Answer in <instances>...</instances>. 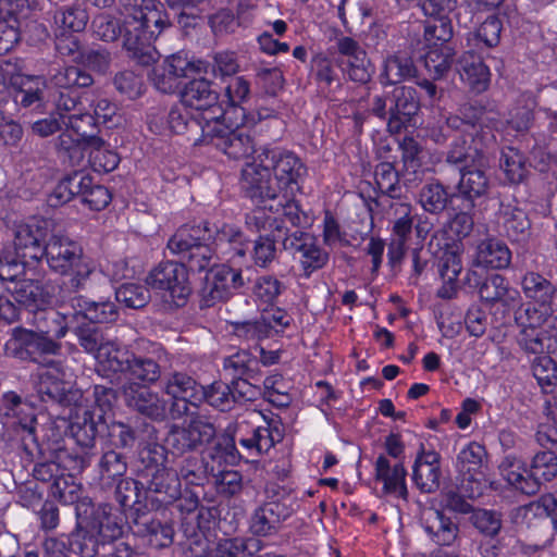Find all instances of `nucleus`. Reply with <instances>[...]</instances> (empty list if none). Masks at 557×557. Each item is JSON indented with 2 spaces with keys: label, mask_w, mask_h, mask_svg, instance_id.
I'll return each mask as SVG.
<instances>
[{
  "label": "nucleus",
  "mask_w": 557,
  "mask_h": 557,
  "mask_svg": "<svg viewBox=\"0 0 557 557\" xmlns=\"http://www.w3.org/2000/svg\"><path fill=\"white\" fill-rule=\"evenodd\" d=\"M283 440V432L278 425L268 423L258 426L248 437H240L239 444L248 450L250 455H261L268 453L276 443Z\"/></svg>",
  "instance_id": "obj_36"
},
{
  "label": "nucleus",
  "mask_w": 557,
  "mask_h": 557,
  "mask_svg": "<svg viewBox=\"0 0 557 557\" xmlns=\"http://www.w3.org/2000/svg\"><path fill=\"white\" fill-rule=\"evenodd\" d=\"M34 286L32 284L21 283L18 288L16 285L13 290V298L20 307H16L9 297L0 295V313L22 310L34 312V309H29L27 307L32 301H34Z\"/></svg>",
  "instance_id": "obj_55"
},
{
  "label": "nucleus",
  "mask_w": 557,
  "mask_h": 557,
  "mask_svg": "<svg viewBox=\"0 0 557 557\" xmlns=\"http://www.w3.org/2000/svg\"><path fill=\"white\" fill-rule=\"evenodd\" d=\"M202 69V61L195 62L184 55L173 54L162 65L153 69L151 81L161 92L172 94L180 87L181 78L200 73Z\"/></svg>",
  "instance_id": "obj_16"
},
{
  "label": "nucleus",
  "mask_w": 557,
  "mask_h": 557,
  "mask_svg": "<svg viewBox=\"0 0 557 557\" xmlns=\"http://www.w3.org/2000/svg\"><path fill=\"white\" fill-rule=\"evenodd\" d=\"M148 488L154 493L165 494L171 499L181 495V479L174 469L162 466L152 473Z\"/></svg>",
  "instance_id": "obj_47"
},
{
  "label": "nucleus",
  "mask_w": 557,
  "mask_h": 557,
  "mask_svg": "<svg viewBox=\"0 0 557 557\" xmlns=\"http://www.w3.org/2000/svg\"><path fill=\"white\" fill-rule=\"evenodd\" d=\"M11 85L16 89L15 102L28 108L41 101L46 82L41 76L17 74L11 77Z\"/></svg>",
  "instance_id": "obj_38"
},
{
  "label": "nucleus",
  "mask_w": 557,
  "mask_h": 557,
  "mask_svg": "<svg viewBox=\"0 0 557 557\" xmlns=\"http://www.w3.org/2000/svg\"><path fill=\"white\" fill-rule=\"evenodd\" d=\"M209 227L212 230V237L208 242L212 249V257L219 255L233 264H237V260L245 258L248 244L238 227L226 223L209 224Z\"/></svg>",
  "instance_id": "obj_18"
},
{
  "label": "nucleus",
  "mask_w": 557,
  "mask_h": 557,
  "mask_svg": "<svg viewBox=\"0 0 557 557\" xmlns=\"http://www.w3.org/2000/svg\"><path fill=\"white\" fill-rule=\"evenodd\" d=\"M306 174L302 161L292 151L281 148H262L253 160L242 170V187L247 197L270 211H282L293 226L301 223L299 206L294 200L299 182Z\"/></svg>",
  "instance_id": "obj_1"
},
{
  "label": "nucleus",
  "mask_w": 557,
  "mask_h": 557,
  "mask_svg": "<svg viewBox=\"0 0 557 557\" xmlns=\"http://www.w3.org/2000/svg\"><path fill=\"white\" fill-rule=\"evenodd\" d=\"M181 104L187 109L201 111L199 119L208 124L210 121L223 119L225 111L219 103V92L213 84L206 78L188 82L181 91Z\"/></svg>",
  "instance_id": "obj_11"
},
{
  "label": "nucleus",
  "mask_w": 557,
  "mask_h": 557,
  "mask_svg": "<svg viewBox=\"0 0 557 557\" xmlns=\"http://www.w3.org/2000/svg\"><path fill=\"white\" fill-rule=\"evenodd\" d=\"M146 284L161 292L170 309L183 308L191 294L188 270L182 262L165 261L154 267L146 277Z\"/></svg>",
  "instance_id": "obj_7"
},
{
  "label": "nucleus",
  "mask_w": 557,
  "mask_h": 557,
  "mask_svg": "<svg viewBox=\"0 0 557 557\" xmlns=\"http://www.w3.org/2000/svg\"><path fill=\"white\" fill-rule=\"evenodd\" d=\"M487 460V454L481 444L471 442L465 445L457 455L456 468L465 480L476 481V475L482 473Z\"/></svg>",
  "instance_id": "obj_33"
},
{
  "label": "nucleus",
  "mask_w": 557,
  "mask_h": 557,
  "mask_svg": "<svg viewBox=\"0 0 557 557\" xmlns=\"http://www.w3.org/2000/svg\"><path fill=\"white\" fill-rule=\"evenodd\" d=\"M65 317L57 315L49 321L46 315L40 317L38 331H26L25 341L27 351L34 356L55 355L60 345L52 341V336L61 338L66 334Z\"/></svg>",
  "instance_id": "obj_19"
},
{
  "label": "nucleus",
  "mask_w": 557,
  "mask_h": 557,
  "mask_svg": "<svg viewBox=\"0 0 557 557\" xmlns=\"http://www.w3.org/2000/svg\"><path fill=\"white\" fill-rule=\"evenodd\" d=\"M497 224L500 231L512 240L525 238L530 230V221L525 212L512 203H500Z\"/></svg>",
  "instance_id": "obj_32"
},
{
  "label": "nucleus",
  "mask_w": 557,
  "mask_h": 557,
  "mask_svg": "<svg viewBox=\"0 0 557 557\" xmlns=\"http://www.w3.org/2000/svg\"><path fill=\"white\" fill-rule=\"evenodd\" d=\"M532 474L536 479L537 487L541 481L553 480L557 475V449L537 453L532 461Z\"/></svg>",
  "instance_id": "obj_52"
},
{
  "label": "nucleus",
  "mask_w": 557,
  "mask_h": 557,
  "mask_svg": "<svg viewBox=\"0 0 557 557\" xmlns=\"http://www.w3.org/2000/svg\"><path fill=\"white\" fill-rule=\"evenodd\" d=\"M407 471L403 462L392 461L388 457L380 455L375 461V479L382 483V492L393 498L407 499L406 485Z\"/></svg>",
  "instance_id": "obj_24"
},
{
  "label": "nucleus",
  "mask_w": 557,
  "mask_h": 557,
  "mask_svg": "<svg viewBox=\"0 0 557 557\" xmlns=\"http://www.w3.org/2000/svg\"><path fill=\"white\" fill-rule=\"evenodd\" d=\"M89 175L75 173L62 180L49 196V205L58 207L64 205L73 199L74 196H79L82 188L88 187Z\"/></svg>",
  "instance_id": "obj_45"
},
{
  "label": "nucleus",
  "mask_w": 557,
  "mask_h": 557,
  "mask_svg": "<svg viewBox=\"0 0 557 557\" xmlns=\"http://www.w3.org/2000/svg\"><path fill=\"white\" fill-rule=\"evenodd\" d=\"M44 257L52 271L64 275L78 267L83 257V249L78 243L70 237L51 232L44 245Z\"/></svg>",
  "instance_id": "obj_14"
},
{
  "label": "nucleus",
  "mask_w": 557,
  "mask_h": 557,
  "mask_svg": "<svg viewBox=\"0 0 557 557\" xmlns=\"http://www.w3.org/2000/svg\"><path fill=\"white\" fill-rule=\"evenodd\" d=\"M52 230V222L45 219H32L20 223L13 230L14 251L24 261H39L44 245Z\"/></svg>",
  "instance_id": "obj_13"
},
{
  "label": "nucleus",
  "mask_w": 557,
  "mask_h": 557,
  "mask_svg": "<svg viewBox=\"0 0 557 557\" xmlns=\"http://www.w3.org/2000/svg\"><path fill=\"white\" fill-rule=\"evenodd\" d=\"M39 363L36 389L41 398L66 403L72 388V373L60 361L48 359L47 356H34Z\"/></svg>",
  "instance_id": "obj_10"
},
{
  "label": "nucleus",
  "mask_w": 557,
  "mask_h": 557,
  "mask_svg": "<svg viewBox=\"0 0 557 557\" xmlns=\"http://www.w3.org/2000/svg\"><path fill=\"white\" fill-rule=\"evenodd\" d=\"M205 122L199 117H191L187 108L184 106L174 107L166 115L165 122L163 117L153 116L149 120V127L152 132L158 134H184L186 132L197 133L198 129L202 133Z\"/></svg>",
  "instance_id": "obj_27"
},
{
  "label": "nucleus",
  "mask_w": 557,
  "mask_h": 557,
  "mask_svg": "<svg viewBox=\"0 0 557 557\" xmlns=\"http://www.w3.org/2000/svg\"><path fill=\"white\" fill-rule=\"evenodd\" d=\"M487 166L472 165L461 169L458 191L467 200H473L486 195L490 188Z\"/></svg>",
  "instance_id": "obj_35"
},
{
  "label": "nucleus",
  "mask_w": 557,
  "mask_h": 557,
  "mask_svg": "<svg viewBox=\"0 0 557 557\" xmlns=\"http://www.w3.org/2000/svg\"><path fill=\"white\" fill-rule=\"evenodd\" d=\"M122 533V529L116 519L107 512L106 508H98L90 522V530H83L73 534L71 540V548L74 553L81 554L83 557H92L96 554V545L100 536L101 541H112L117 539Z\"/></svg>",
  "instance_id": "obj_12"
},
{
  "label": "nucleus",
  "mask_w": 557,
  "mask_h": 557,
  "mask_svg": "<svg viewBox=\"0 0 557 557\" xmlns=\"http://www.w3.org/2000/svg\"><path fill=\"white\" fill-rule=\"evenodd\" d=\"M54 102L57 112L65 126L81 127L82 129L83 124L90 125L92 121L90 107L94 102L91 94L85 92L78 96L73 90H60Z\"/></svg>",
  "instance_id": "obj_22"
},
{
  "label": "nucleus",
  "mask_w": 557,
  "mask_h": 557,
  "mask_svg": "<svg viewBox=\"0 0 557 557\" xmlns=\"http://www.w3.org/2000/svg\"><path fill=\"white\" fill-rule=\"evenodd\" d=\"M199 141L212 145L231 159L239 160L255 151L252 137L244 128H231L222 119L210 121L202 126Z\"/></svg>",
  "instance_id": "obj_8"
},
{
  "label": "nucleus",
  "mask_w": 557,
  "mask_h": 557,
  "mask_svg": "<svg viewBox=\"0 0 557 557\" xmlns=\"http://www.w3.org/2000/svg\"><path fill=\"white\" fill-rule=\"evenodd\" d=\"M413 481L424 493L435 492L440 487V456L433 450L418 454L413 466Z\"/></svg>",
  "instance_id": "obj_28"
},
{
  "label": "nucleus",
  "mask_w": 557,
  "mask_h": 557,
  "mask_svg": "<svg viewBox=\"0 0 557 557\" xmlns=\"http://www.w3.org/2000/svg\"><path fill=\"white\" fill-rule=\"evenodd\" d=\"M541 315H517L516 322L522 327L519 336L520 346L530 354H542L544 351L543 332L534 326L533 321L540 320Z\"/></svg>",
  "instance_id": "obj_46"
},
{
  "label": "nucleus",
  "mask_w": 557,
  "mask_h": 557,
  "mask_svg": "<svg viewBox=\"0 0 557 557\" xmlns=\"http://www.w3.org/2000/svg\"><path fill=\"white\" fill-rule=\"evenodd\" d=\"M113 83L117 91L129 99H136L144 92V79L133 71H123L117 73Z\"/></svg>",
  "instance_id": "obj_60"
},
{
  "label": "nucleus",
  "mask_w": 557,
  "mask_h": 557,
  "mask_svg": "<svg viewBox=\"0 0 557 557\" xmlns=\"http://www.w3.org/2000/svg\"><path fill=\"white\" fill-rule=\"evenodd\" d=\"M245 285L240 270L226 264L212 268L201 293V309L225 301L233 289Z\"/></svg>",
  "instance_id": "obj_15"
},
{
  "label": "nucleus",
  "mask_w": 557,
  "mask_h": 557,
  "mask_svg": "<svg viewBox=\"0 0 557 557\" xmlns=\"http://www.w3.org/2000/svg\"><path fill=\"white\" fill-rule=\"evenodd\" d=\"M264 397L277 407H285L289 405L292 398L288 394L289 385L282 375L272 374L265 377L264 383Z\"/></svg>",
  "instance_id": "obj_57"
},
{
  "label": "nucleus",
  "mask_w": 557,
  "mask_h": 557,
  "mask_svg": "<svg viewBox=\"0 0 557 557\" xmlns=\"http://www.w3.org/2000/svg\"><path fill=\"white\" fill-rule=\"evenodd\" d=\"M413 73L412 60L406 54L395 53L385 59L380 79L384 84L394 85L411 77Z\"/></svg>",
  "instance_id": "obj_43"
},
{
  "label": "nucleus",
  "mask_w": 557,
  "mask_h": 557,
  "mask_svg": "<svg viewBox=\"0 0 557 557\" xmlns=\"http://www.w3.org/2000/svg\"><path fill=\"white\" fill-rule=\"evenodd\" d=\"M465 283L476 288L481 301L487 305L499 304L504 312L516 311L520 304L519 293L509 289L505 278L499 274L483 276V272L478 269H470L465 277Z\"/></svg>",
  "instance_id": "obj_9"
},
{
  "label": "nucleus",
  "mask_w": 557,
  "mask_h": 557,
  "mask_svg": "<svg viewBox=\"0 0 557 557\" xmlns=\"http://www.w3.org/2000/svg\"><path fill=\"white\" fill-rule=\"evenodd\" d=\"M212 230L208 222L197 225L181 226L169 239L168 248L171 253L186 261L191 271H205L211 265L212 249L208 242Z\"/></svg>",
  "instance_id": "obj_3"
},
{
  "label": "nucleus",
  "mask_w": 557,
  "mask_h": 557,
  "mask_svg": "<svg viewBox=\"0 0 557 557\" xmlns=\"http://www.w3.org/2000/svg\"><path fill=\"white\" fill-rule=\"evenodd\" d=\"M98 371L106 376L124 373L132 380L153 383L160 377L159 364L150 358H141L121 349L114 344L100 347L97 355Z\"/></svg>",
  "instance_id": "obj_5"
},
{
  "label": "nucleus",
  "mask_w": 557,
  "mask_h": 557,
  "mask_svg": "<svg viewBox=\"0 0 557 557\" xmlns=\"http://www.w3.org/2000/svg\"><path fill=\"white\" fill-rule=\"evenodd\" d=\"M374 175L381 191L388 194L391 197L399 196V174L392 163L382 162L377 164Z\"/></svg>",
  "instance_id": "obj_59"
},
{
  "label": "nucleus",
  "mask_w": 557,
  "mask_h": 557,
  "mask_svg": "<svg viewBox=\"0 0 557 557\" xmlns=\"http://www.w3.org/2000/svg\"><path fill=\"white\" fill-rule=\"evenodd\" d=\"M447 124L453 128H460L461 134L456 137L447 153V162L462 164L463 168L472 165L488 166L487 149L496 141L495 134L482 123H473L450 116Z\"/></svg>",
  "instance_id": "obj_2"
},
{
  "label": "nucleus",
  "mask_w": 557,
  "mask_h": 557,
  "mask_svg": "<svg viewBox=\"0 0 557 557\" xmlns=\"http://www.w3.org/2000/svg\"><path fill=\"white\" fill-rule=\"evenodd\" d=\"M53 84L63 91L72 87H88L92 84V77L77 66L64 67L52 77Z\"/></svg>",
  "instance_id": "obj_53"
},
{
  "label": "nucleus",
  "mask_w": 557,
  "mask_h": 557,
  "mask_svg": "<svg viewBox=\"0 0 557 557\" xmlns=\"http://www.w3.org/2000/svg\"><path fill=\"white\" fill-rule=\"evenodd\" d=\"M499 165L511 183H519L525 176V159L516 148L507 147L502 151Z\"/></svg>",
  "instance_id": "obj_51"
},
{
  "label": "nucleus",
  "mask_w": 557,
  "mask_h": 557,
  "mask_svg": "<svg viewBox=\"0 0 557 557\" xmlns=\"http://www.w3.org/2000/svg\"><path fill=\"white\" fill-rule=\"evenodd\" d=\"M94 101L90 109L91 114L90 132L92 133L96 125L102 124L108 127L117 126L121 123V116L117 114V107L107 98L95 97L91 95Z\"/></svg>",
  "instance_id": "obj_49"
},
{
  "label": "nucleus",
  "mask_w": 557,
  "mask_h": 557,
  "mask_svg": "<svg viewBox=\"0 0 557 557\" xmlns=\"http://www.w3.org/2000/svg\"><path fill=\"white\" fill-rule=\"evenodd\" d=\"M53 20L55 25L64 32H82L87 25L88 15L84 9L66 8L57 11Z\"/></svg>",
  "instance_id": "obj_58"
},
{
  "label": "nucleus",
  "mask_w": 557,
  "mask_h": 557,
  "mask_svg": "<svg viewBox=\"0 0 557 557\" xmlns=\"http://www.w3.org/2000/svg\"><path fill=\"white\" fill-rule=\"evenodd\" d=\"M164 391L174 399L184 401V410H187V403L197 405L200 401V391L196 381L185 373H173L165 381Z\"/></svg>",
  "instance_id": "obj_39"
},
{
  "label": "nucleus",
  "mask_w": 557,
  "mask_h": 557,
  "mask_svg": "<svg viewBox=\"0 0 557 557\" xmlns=\"http://www.w3.org/2000/svg\"><path fill=\"white\" fill-rule=\"evenodd\" d=\"M511 251L505 243L496 238L482 240L478 247L473 260V268L505 269L510 264Z\"/></svg>",
  "instance_id": "obj_29"
},
{
  "label": "nucleus",
  "mask_w": 557,
  "mask_h": 557,
  "mask_svg": "<svg viewBox=\"0 0 557 557\" xmlns=\"http://www.w3.org/2000/svg\"><path fill=\"white\" fill-rule=\"evenodd\" d=\"M459 73L461 79L475 92L486 90L490 84V70L480 55L472 51L465 52L459 59Z\"/></svg>",
  "instance_id": "obj_31"
},
{
  "label": "nucleus",
  "mask_w": 557,
  "mask_h": 557,
  "mask_svg": "<svg viewBox=\"0 0 557 557\" xmlns=\"http://www.w3.org/2000/svg\"><path fill=\"white\" fill-rule=\"evenodd\" d=\"M283 246L298 259L307 276L323 268L329 260L327 252L317 245L315 238L309 233L296 230L284 236Z\"/></svg>",
  "instance_id": "obj_17"
},
{
  "label": "nucleus",
  "mask_w": 557,
  "mask_h": 557,
  "mask_svg": "<svg viewBox=\"0 0 557 557\" xmlns=\"http://www.w3.org/2000/svg\"><path fill=\"white\" fill-rule=\"evenodd\" d=\"M95 35L102 41L113 42L122 39L123 48L129 57L143 65H149L156 62L157 51L151 44L153 40H144L137 38V32L134 30L127 35L126 17L119 18L111 14H100L92 21Z\"/></svg>",
  "instance_id": "obj_6"
},
{
  "label": "nucleus",
  "mask_w": 557,
  "mask_h": 557,
  "mask_svg": "<svg viewBox=\"0 0 557 557\" xmlns=\"http://www.w3.org/2000/svg\"><path fill=\"white\" fill-rule=\"evenodd\" d=\"M123 397L129 408L148 418L159 420L165 416V401L145 385L137 383L125 385L123 387Z\"/></svg>",
  "instance_id": "obj_25"
},
{
  "label": "nucleus",
  "mask_w": 557,
  "mask_h": 557,
  "mask_svg": "<svg viewBox=\"0 0 557 557\" xmlns=\"http://www.w3.org/2000/svg\"><path fill=\"white\" fill-rule=\"evenodd\" d=\"M454 57L455 50L449 44L434 42L424 55V66L433 79H440L450 70Z\"/></svg>",
  "instance_id": "obj_40"
},
{
  "label": "nucleus",
  "mask_w": 557,
  "mask_h": 557,
  "mask_svg": "<svg viewBox=\"0 0 557 557\" xmlns=\"http://www.w3.org/2000/svg\"><path fill=\"white\" fill-rule=\"evenodd\" d=\"M522 289L527 298L534 301L543 310L549 307L556 292L548 280L535 272H529L524 275Z\"/></svg>",
  "instance_id": "obj_41"
},
{
  "label": "nucleus",
  "mask_w": 557,
  "mask_h": 557,
  "mask_svg": "<svg viewBox=\"0 0 557 557\" xmlns=\"http://www.w3.org/2000/svg\"><path fill=\"white\" fill-rule=\"evenodd\" d=\"M336 45L342 57L339 65L348 77L357 83H368L371 79L373 69L366 50L350 37H341Z\"/></svg>",
  "instance_id": "obj_21"
},
{
  "label": "nucleus",
  "mask_w": 557,
  "mask_h": 557,
  "mask_svg": "<svg viewBox=\"0 0 557 557\" xmlns=\"http://www.w3.org/2000/svg\"><path fill=\"white\" fill-rule=\"evenodd\" d=\"M29 261L28 259L24 261L16 252L4 251L0 256V280H17L24 273V269Z\"/></svg>",
  "instance_id": "obj_63"
},
{
  "label": "nucleus",
  "mask_w": 557,
  "mask_h": 557,
  "mask_svg": "<svg viewBox=\"0 0 557 557\" xmlns=\"http://www.w3.org/2000/svg\"><path fill=\"white\" fill-rule=\"evenodd\" d=\"M419 110L417 91L410 86L395 87L389 99V119L387 128L398 134L411 121Z\"/></svg>",
  "instance_id": "obj_23"
},
{
  "label": "nucleus",
  "mask_w": 557,
  "mask_h": 557,
  "mask_svg": "<svg viewBox=\"0 0 557 557\" xmlns=\"http://www.w3.org/2000/svg\"><path fill=\"white\" fill-rule=\"evenodd\" d=\"M94 137L90 125L83 124V128L66 126L58 138V147L69 153L71 159L81 158L87 151L89 138Z\"/></svg>",
  "instance_id": "obj_42"
},
{
  "label": "nucleus",
  "mask_w": 557,
  "mask_h": 557,
  "mask_svg": "<svg viewBox=\"0 0 557 557\" xmlns=\"http://www.w3.org/2000/svg\"><path fill=\"white\" fill-rule=\"evenodd\" d=\"M290 515L289 508L278 502H270L256 510L251 518V530L258 535H267Z\"/></svg>",
  "instance_id": "obj_34"
},
{
  "label": "nucleus",
  "mask_w": 557,
  "mask_h": 557,
  "mask_svg": "<svg viewBox=\"0 0 557 557\" xmlns=\"http://www.w3.org/2000/svg\"><path fill=\"white\" fill-rule=\"evenodd\" d=\"M115 298L120 304L133 310H139L149 301V290L138 284H123L115 292Z\"/></svg>",
  "instance_id": "obj_54"
},
{
  "label": "nucleus",
  "mask_w": 557,
  "mask_h": 557,
  "mask_svg": "<svg viewBox=\"0 0 557 557\" xmlns=\"http://www.w3.org/2000/svg\"><path fill=\"white\" fill-rule=\"evenodd\" d=\"M79 196L84 203L89 206L91 210L97 211L106 208L111 200L109 190L104 186L95 185L90 176L88 187L82 188Z\"/></svg>",
  "instance_id": "obj_62"
},
{
  "label": "nucleus",
  "mask_w": 557,
  "mask_h": 557,
  "mask_svg": "<svg viewBox=\"0 0 557 557\" xmlns=\"http://www.w3.org/2000/svg\"><path fill=\"white\" fill-rule=\"evenodd\" d=\"M451 200V195L438 182L425 184L419 193V203L431 214L443 212Z\"/></svg>",
  "instance_id": "obj_44"
},
{
  "label": "nucleus",
  "mask_w": 557,
  "mask_h": 557,
  "mask_svg": "<svg viewBox=\"0 0 557 557\" xmlns=\"http://www.w3.org/2000/svg\"><path fill=\"white\" fill-rule=\"evenodd\" d=\"M421 524L429 537L437 545L449 546L458 539L457 524L434 507H425L421 510Z\"/></svg>",
  "instance_id": "obj_26"
},
{
  "label": "nucleus",
  "mask_w": 557,
  "mask_h": 557,
  "mask_svg": "<svg viewBox=\"0 0 557 557\" xmlns=\"http://www.w3.org/2000/svg\"><path fill=\"white\" fill-rule=\"evenodd\" d=\"M281 288V283L275 277L264 275L258 278L253 294L257 300L265 306L261 311L265 312L270 309V306L273 305L274 300L280 295Z\"/></svg>",
  "instance_id": "obj_61"
},
{
  "label": "nucleus",
  "mask_w": 557,
  "mask_h": 557,
  "mask_svg": "<svg viewBox=\"0 0 557 557\" xmlns=\"http://www.w3.org/2000/svg\"><path fill=\"white\" fill-rule=\"evenodd\" d=\"M215 434L213 425L202 419H194L187 426L174 428L166 438L173 455H183L209 443Z\"/></svg>",
  "instance_id": "obj_20"
},
{
  "label": "nucleus",
  "mask_w": 557,
  "mask_h": 557,
  "mask_svg": "<svg viewBox=\"0 0 557 557\" xmlns=\"http://www.w3.org/2000/svg\"><path fill=\"white\" fill-rule=\"evenodd\" d=\"M282 235H287L283 232L282 225L276 226V234L272 235V238L268 235L260 236L253 245L252 259L256 265L265 268L274 261L276 257L275 242L282 239Z\"/></svg>",
  "instance_id": "obj_50"
},
{
  "label": "nucleus",
  "mask_w": 557,
  "mask_h": 557,
  "mask_svg": "<svg viewBox=\"0 0 557 557\" xmlns=\"http://www.w3.org/2000/svg\"><path fill=\"white\" fill-rule=\"evenodd\" d=\"M120 12L126 17L127 35L137 32V38L156 40L171 26L163 3L158 0H116Z\"/></svg>",
  "instance_id": "obj_4"
},
{
  "label": "nucleus",
  "mask_w": 557,
  "mask_h": 557,
  "mask_svg": "<svg viewBox=\"0 0 557 557\" xmlns=\"http://www.w3.org/2000/svg\"><path fill=\"white\" fill-rule=\"evenodd\" d=\"M499 470L504 480L513 488L528 495L535 494L539 491L537 482L532 471L519 458L513 456L505 457L499 466Z\"/></svg>",
  "instance_id": "obj_30"
},
{
  "label": "nucleus",
  "mask_w": 557,
  "mask_h": 557,
  "mask_svg": "<svg viewBox=\"0 0 557 557\" xmlns=\"http://www.w3.org/2000/svg\"><path fill=\"white\" fill-rule=\"evenodd\" d=\"M532 370L542 386L552 385L557 380V366L549 356L537 357L533 362Z\"/></svg>",
  "instance_id": "obj_64"
},
{
  "label": "nucleus",
  "mask_w": 557,
  "mask_h": 557,
  "mask_svg": "<svg viewBox=\"0 0 557 557\" xmlns=\"http://www.w3.org/2000/svg\"><path fill=\"white\" fill-rule=\"evenodd\" d=\"M200 401L206 400L212 407L221 411L231 409L233 397L231 386L222 382H214L208 387L201 386Z\"/></svg>",
  "instance_id": "obj_56"
},
{
  "label": "nucleus",
  "mask_w": 557,
  "mask_h": 557,
  "mask_svg": "<svg viewBox=\"0 0 557 557\" xmlns=\"http://www.w3.org/2000/svg\"><path fill=\"white\" fill-rule=\"evenodd\" d=\"M87 152L89 162L97 172H111L120 161L117 154L110 150L102 139L95 136L89 138Z\"/></svg>",
  "instance_id": "obj_48"
},
{
  "label": "nucleus",
  "mask_w": 557,
  "mask_h": 557,
  "mask_svg": "<svg viewBox=\"0 0 557 557\" xmlns=\"http://www.w3.org/2000/svg\"><path fill=\"white\" fill-rule=\"evenodd\" d=\"M462 270V262L455 251H446L438 263V272L443 285L437 290V296L443 299H451L458 289V276Z\"/></svg>",
  "instance_id": "obj_37"
}]
</instances>
